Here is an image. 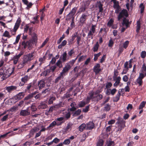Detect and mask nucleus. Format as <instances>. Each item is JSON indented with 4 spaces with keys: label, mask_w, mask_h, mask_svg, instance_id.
I'll return each mask as SVG.
<instances>
[{
    "label": "nucleus",
    "mask_w": 146,
    "mask_h": 146,
    "mask_svg": "<svg viewBox=\"0 0 146 146\" xmlns=\"http://www.w3.org/2000/svg\"><path fill=\"white\" fill-rule=\"evenodd\" d=\"M14 70V68H9L8 70L6 71L5 72L3 68H1L0 69V76H2L1 78L2 79V81L4 80L9 77L13 72Z\"/></svg>",
    "instance_id": "obj_1"
},
{
    "label": "nucleus",
    "mask_w": 146,
    "mask_h": 146,
    "mask_svg": "<svg viewBox=\"0 0 146 146\" xmlns=\"http://www.w3.org/2000/svg\"><path fill=\"white\" fill-rule=\"evenodd\" d=\"M34 54V52H33L24 56L23 61L22 62L23 66L30 62L31 60L35 58V56Z\"/></svg>",
    "instance_id": "obj_2"
},
{
    "label": "nucleus",
    "mask_w": 146,
    "mask_h": 146,
    "mask_svg": "<svg viewBox=\"0 0 146 146\" xmlns=\"http://www.w3.org/2000/svg\"><path fill=\"white\" fill-rule=\"evenodd\" d=\"M117 121L116 124H117V131H121V130L125 127V122L123 119L119 117L117 119Z\"/></svg>",
    "instance_id": "obj_3"
},
{
    "label": "nucleus",
    "mask_w": 146,
    "mask_h": 146,
    "mask_svg": "<svg viewBox=\"0 0 146 146\" xmlns=\"http://www.w3.org/2000/svg\"><path fill=\"white\" fill-rule=\"evenodd\" d=\"M77 10V8L76 7H74L72 9L69 14L67 15L66 17V20H70L71 18L74 17L73 16L75 14Z\"/></svg>",
    "instance_id": "obj_4"
},
{
    "label": "nucleus",
    "mask_w": 146,
    "mask_h": 146,
    "mask_svg": "<svg viewBox=\"0 0 146 146\" xmlns=\"http://www.w3.org/2000/svg\"><path fill=\"white\" fill-rule=\"evenodd\" d=\"M128 16V15L127 11L126 9H123L119 13L117 18L118 20L120 21L121 19L124 16H125L126 17H127Z\"/></svg>",
    "instance_id": "obj_5"
},
{
    "label": "nucleus",
    "mask_w": 146,
    "mask_h": 146,
    "mask_svg": "<svg viewBox=\"0 0 146 146\" xmlns=\"http://www.w3.org/2000/svg\"><path fill=\"white\" fill-rule=\"evenodd\" d=\"M87 19V15L84 13L81 15L79 19V24L81 25H83Z\"/></svg>",
    "instance_id": "obj_6"
},
{
    "label": "nucleus",
    "mask_w": 146,
    "mask_h": 146,
    "mask_svg": "<svg viewBox=\"0 0 146 146\" xmlns=\"http://www.w3.org/2000/svg\"><path fill=\"white\" fill-rule=\"evenodd\" d=\"M30 77L27 75L22 77L21 79V82L19 84L20 86H23L25 84L29 79Z\"/></svg>",
    "instance_id": "obj_7"
},
{
    "label": "nucleus",
    "mask_w": 146,
    "mask_h": 146,
    "mask_svg": "<svg viewBox=\"0 0 146 146\" xmlns=\"http://www.w3.org/2000/svg\"><path fill=\"white\" fill-rule=\"evenodd\" d=\"M71 65H69L68 64H66L65 67L63 68L60 73L63 75L65 73L67 72L71 68Z\"/></svg>",
    "instance_id": "obj_8"
},
{
    "label": "nucleus",
    "mask_w": 146,
    "mask_h": 146,
    "mask_svg": "<svg viewBox=\"0 0 146 146\" xmlns=\"http://www.w3.org/2000/svg\"><path fill=\"white\" fill-rule=\"evenodd\" d=\"M45 86V82L43 80H40L38 82L37 86L39 90L42 89Z\"/></svg>",
    "instance_id": "obj_9"
},
{
    "label": "nucleus",
    "mask_w": 146,
    "mask_h": 146,
    "mask_svg": "<svg viewBox=\"0 0 146 146\" xmlns=\"http://www.w3.org/2000/svg\"><path fill=\"white\" fill-rule=\"evenodd\" d=\"M86 129L87 130H92L94 127V124L92 121H90L86 124Z\"/></svg>",
    "instance_id": "obj_10"
},
{
    "label": "nucleus",
    "mask_w": 146,
    "mask_h": 146,
    "mask_svg": "<svg viewBox=\"0 0 146 146\" xmlns=\"http://www.w3.org/2000/svg\"><path fill=\"white\" fill-rule=\"evenodd\" d=\"M30 114V111L28 109L25 110H22L21 111L20 113V115L23 116L28 115Z\"/></svg>",
    "instance_id": "obj_11"
},
{
    "label": "nucleus",
    "mask_w": 146,
    "mask_h": 146,
    "mask_svg": "<svg viewBox=\"0 0 146 146\" xmlns=\"http://www.w3.org/2000/svg\"><path fill=\"white\" fill-rule=\"evenodd\" d=\"M100 64L97 63L94 66L93 68V71L96 74L99 73L101 70L100 68Z\"/></svg>",
    "instance_id": "obj_12"
},
{
    "label": "nucleus",
    "mask_w": 146,
    "mask_h": 146,
    "mask_svg": "<svg viewBox=\"0 0 146 146\" xmlns=\"http://www.w3.org/2000/svg\"><path fill=\"white\" fill-rule=\"evenodd\" d=\"M21 20L20 18H19L17 20V21L16 22L15 24V25L14 26V31L13 32L14 33H16L17 30L19 28V25L20 24L21 22Z\"/></svg>",
    "instance_id": "obj_13"
},
{
    "label": "nucleus",
    "mask_w": 146,
    "mask_h": 146,
    "mask_svg": "<svg viewBox=\"0 0 146 146\" xmlns=\"http://www.w3.org/2000/svg\"><path fill=\"white\" fill-rule=\"evenodd\" d=\"M77 34V32H76L73 34L71 38L68 40V45L72 44L73 43V41L75 39Z\"/></svg>",
    "instance_id": "obj_14"
},
{
    "label": "nucleus",
    "mask_w": 146,
    "mask_h": 146,
    "mask_svg": "<svg viewBox=\"0 0 146 146\" xmlns=\"http://www.w3.org/2000/svg\"><path fill=\"white\" fill-rule=\"evenodd\" d=\"M17 87L15 86H11L6 87V90L8 92L10 93L12 91L17 89Z\"/></svg>",
    "instance_id": "obj_15"
},
{
    "label": "nucleus",
    "mask_w": 146,
    "mask_h": 146,
    "mask_svg": "<svg viewBox=\"0 0 146 146\" xmlns=\"http://www.w3.org/2000/svg\"><path fill=\"white\" fill-rule=\"evenodd\" d=\"M71 114H72V113H71L69 111H68V112H66L65 113H63V117L66 120H68L70 117Z\"/></svg>",
    "instance_id": "obj_16"
},
{
    "label": "nucleus",
    "mask_w": 146,
    "mask_h": 146,
    "mask_svg": "<svg viewBox=\"0 0 146 146\" xmlns=\"http://www.w3.org/2000/svg\"><path fill=\"white\" fill-rule=\"evenodd\" d=\"M24 94L23 92L19 93L16 95L14 98L16 100H19L22 98L24 96Z\"/></svg>",
    "instance_id": "obj_17"
},
{
    "label": "nucleus",
    "mask_w": 146,
    "mask_h": 146,
    "mask_svg": "<svg viewBox=\"0 0 146 146\" xmlns=\"http://www.w3.org/2000/svg\"><path fill=\"white\" fill-rule=\"evenodd\" d=\"M47 107V105L44 102H41L40 103V105L38 106V108L39 109H44L46 108Z\"/></svg>",
    "instance_id": "obj_18"
},
{
    "label": "nucleus",
    "mask_w": 146,
    "mask_h": 146,
    "mask_svg": "<svg viewBox=\"0 0 146 146\" xmlns=\"http://www.w3.org/2000/svg\"><path fill=\"white\" fill-rule=\"evenodd\" d=\"M72 125V124L71 122H69L67 125L66 127L64 129L65 131H67L69 130H71Z\"/></svg>",
    "instance_id": "obj_19"
},
{
    "label": "nucleus",
    "mask_w": 146,
    "mask_h": 146,
    "mask_svg": "<svg viewBox=\"0 0 146 146\" xmlns=\"http://www.w3.org/2000/svg\"><path fill=\"white\" fill-rule=\"evenodd\" d=\"M121 80V78L120 76H118L115 78V80H115V82L113 84V86L114 87H117L118 86L120 83Z\"/></svg>",
    "instance_id": "obj_20"
},
{
    "label": "nucleus",
    "mask_w": 146,
    "mask_h": 146,
    "mask_svg": "<svg viewBox=\"0 0 146 146\" xmlns=\"http://www.w3.org/2000/svg\"><path fill=\"white\" fill-rule=\"evenodd\" d=\"M95 99L94 101H96L97 102L101 100L103 98V96L101 94H98L96 96H94Z\"/></svg>",
    "instance_id": "obj_21"
},
{
    "label": "nucleus",
    "mask_w": 146,
    "mask_h": 146,
    "mask_svg": "<svg viewBox=\"0 0 146 146\" xmlns=\"http://www.w3.org/2000/svg\"><path fill=\"white\" fill-rule=\"evenodd\" d=\"M121 95V93L119 90L118 94L116 95L113 98V101L115 102H117L119 100Z\"/></svg>",
    "instance_id": "obj_22"
},
{
    "label": "nucleus",
    "mask_w": 146,
    "mask_h": 146,
    "mask_svg": "<svg viewBox=\"0 0 146 146\" xmlns=\"http://www.w3.org/2000/svg\"><path fill=\"white\" fill-rule=\"evenodd\" d=\"M98 7L99 9V12H102L103 10V5L101 3L100 1L97 2Z\"/></svg>",
    "instance_id": "obj_23"
},
{
    "label": "nucleus",
    "mask_w": 146,
    "mask_h": 146,
    "mask_svg": "<svg viewBox=\"0 0 146 146\" xmlns=\"http://www.w3.org/2000/svg\"><path fill=\"white\" fill-rule=\"evenodd\" d=\"M81 112V110L78 109L76 111H75L74 112H72V116L73 117H76L80 115Z\"/></svg>",
    "instance_id": "obj_24"
},
{
    "label": "nucleus",
    "mask_w": 146,
    "mask_h": 146,
    "mask_svg": "<svg viewBox=\"0 0 146 146\" xmlns=\"http://www.w3.org/2000/svg\"><path fill=\"white\" fill-rule=\"evenodd\" d=\"M64 78L62 74H61L60 73V75L58 76L54 80V82L55 84H56L60 80H61L62 79H63Z\"/></svg>",
    "instance_id": "obj_25"
},
{
    "label": "nucleus",
    "mask_w": 146,
    "mask_h": 146,
    "mask_svg": "<svg viewBox=\"0 0 146 146\" xmlns=\"http://www.w3.org/2000/svg\"><path fill=\"white\" fill-rule=\"evenodd\" d=\"M78 128L79 130L81 132L84 129H86V124L84 123L82 124Z\"/></svg>",
    "instance_id": "obj_26"
},
{
    "label": "nucleus",
    "mask_w": 146,
    "mask_h": 146,
    "mask_svg": "<svg viewBox=\"0 0 146 146\" xmlns=\"http://www.w3.org/2000/svg\"><path fill=\"white\" fill-rule=\"evenodd\" d=\"M104 141L101 139H99L96 143L97 146H103Z\"/></svg>",
    "instance_id": "obj_27"
},
{
    "label": "nucleus",
    "mask_w": 146,
    "mask_h": 146,
    "mask_svg": "<svg viewBox=\"0 0 146 146\" xmlns=\"http://www.w3.org/2000/svg\"><path fill=\"white\" fill-rule=\"evenodd\" d=\"M67 54L66 52H65L62 54V62H65L66 60Z\"/></svg>",
    "instance_id": "obj_28"
},
{
    "label": "nucleus",
    "mask_w": 146,
    "mask_h": 146,
    "mask_svg": "<svg viewBox=\"0 0 146 146\" xmlns=\"http://www.w3.org/2000/svg\"><path fill=\"white\" fill-rule=\"evenodd\" d=\"M88 96H89L90 98L92 99V100H93V101H94L95 97H94V92L93 91H90L88 93Z\"/></svg>",
    "instance_id": "obj_29"
},
{
    "label": "nucleus",
    "mask_w": 146,
    "mask_h": 146,
    "mask_svg": "<svg viewBox=\"0 0 146 146\" xmlns=\"http://www.w3.org/2000/svg\"><path fill=\"white\" fill-rule=\"evenodd\" d=\"M90 1L89 0L86 1L84 3L83 6L86 7L87 9L88 8V6L90 4Z\"/></svg>",
    "instance_id": "obj_30"
},
{
    "label": "nucleus",
    "mask_w": 146,
    "mask_h": 146,
    "mask_svg": "<svg viewBox=\"0 0 146 146\" xmlns=\"http://www.w3.org/2000/svg\"><path fill=\"white\" fill-rule=\"evenodd\" d=\"M56 65L60 68H62L63 66L62 62L60 60L57 61Z\"/></svg>",
    "instance_id": "obj_31"
},
{
    "label": "nucleus",
    "mask_w": 146,
    "mask_h": 146,
    "mask_svg": "<svg viewBox=\"0 0 146 146\" xmlns=\"http://www.w3.org/2000/svg\"><path fill=\"white\" fill-rule=\"evenodd\" d=\"M86 104V103L84 101H82L79 102L78 105L79 107L82 108L84 107Z\"/></svg>",
    "instance_id": "obj_32"
},
{
    "label": "nucleus",
    "mask_w": 146,
    "mask_h": 146,
    "mask_svg": "<svg viewBox=\"0 0 146 146\" xmlns=\"http://www.w3.org/2000/svg\"><path fill=\"white\" fill-rule=\"evenodd\" d=\"M129 23V21L126 18H124L123 20V23L122 24L123 25H125L127 27Z\"/></svg>",
    "instance_id": "obj_33"
},
{
    "label": "nucleus",
    "mask_w": 146,
    "mask_h": 146,
    "mask_svg": "<svg viewBox=\"0 0 146 146\" xmlns=\"http://www.w3.org/2000/svg\"><path fill=\"white\" fill-rule=\"evenodd\" d=\"M78 57H77L75 59L72 60H71L70 61L66 63V64H68L69 65H71V67L74 64V63L75 62L76 60H77V58Z\"/></svg>",
    "instance_id": "obj_34"
},
{
    "label": "nucleus",
    "mask_w": 146,
    "mask_h": 146,
    "mask_svg": "<svg viewBox=\"0 0 146 146\" xmlns=\"http://www.w3.org/2000/svg\"><path fill=\"white\" fill-rule=\"evenodd\" d=\"M99 46L98 42H97L93 47V51L94 52L97 51L98 49Z\"/></svg>",
    "instance_id": "obj_35"
},
{
    "label": "nucleus",
    "mask_w": 146,
    "mask_h": 146,
    "mask_svg": "<svg viewBox=\"0 0 146 146\" xmlns=\"http://www.w3.org/2000/svg\"><path fill=\"white\" fill-rule=\"evenodd\" d=\"M140 28V23L139 21L137 22V26L136 27V32L138 33Z\"/></svg>",
    "instance_id": "obj_36"
},
{
    "label": "nucleus",
    "mask_w": 146,
    "mask_h": 146,
    "mask_svg": "<svg viewBox=\"0 0 146 146\" xmlns=\"http://www.w3.org/2000/svg\"><path fill=\"white\" fill-rule=\"evenodd\" d=\"M86 9H87L82 5L80 8L79 9V11L78 12L81 13L84 12Z\"/></svg>",
    "instance_id": "obj_37"
},
{
    "label": "nucleus",
    "mask_w": 146,
    "mask_h": 146,
    "mask_svg": "<svg viewBox=\"0 0 146 146\" xmlns=\"http://www.w3.org/2000/svg\"><path fill=\"white\" fill-rule=\"evenodd\" d=\"M56 98L55 97H52L50 98L48 101V104H51L53 103V101L55 100Z\"/></svg>",
    "instance_id": "obj_38"
},
{
    "label": "nucleus",
    "mask_w": 146,
    "mask_h": 146,
    "mask_svg": "<svg viewBox=\"0 0 146 146\" xmlns=\"http://www.w3.org/2000/svg\"><path fill=\"white\" fill-rule=\"evenodd\" d=\"M93 33L91 31H89L88 34L87 38H91V39H92L93 38Z\"/></svg>",
    "instance_id": "obj_39"
},
{
    "label": "nucleus",
    "mask_w": 146,
    "mask_h": 146,
    "mask_svg": "<svg viewBox=\"0 0 146 146\" xmlns=\"http://www.w3.org/2000/svg\"><path fill=\"white\" fill-rule=\"evenodd\" d=\"M141 70L142 72L143 73H145L146 72V66L144 63L143 65Z\"/></svg>",
    "instance_id": "obj_40"
},
{
    "label": "nucleus",
    "mask_w": 146,
    "mask_h": 146,
    "mask_svg": "<svg viewBox=\"0 0 146 146\" xmlns=\"http://www.w3.org/2000/svg\"><path fill=\"white\" fill-rule=\"evenodd\" d=\"M76 108L75 107H71V108H68V111H70L72 112H74L76 110Z\"/></svg>",
    "instance_id": "obj_41"
},
{
    "label": "nucleus",
    "mask_w": 146,
    "mask_h": 146,
    "mask_svg": "<svg viewBox=\"0 0 146 146\" xmlns=\"http://www.w3.org/2000/svg\"><path fill=\"white\" fill-rule=\"evenodd\" d=\"M146 76V72L145 73H140L138 78L142 79Z\"/></svg>",
    "instance_id": "obj_42"
},
{
    "label": "nucleus",
    "mask_w": 146,
    "mask_h": 146,
    "mask_svg": "<svg viewBox=\"0 0 146 146\" xmlns=\"http://www.w3.org/2000/svg\"><path fill=\"white\" fill-rule=\"evenodd\" d=\"M101 55V53L100 52L97 54H95L94 55V61H96L97 60L98 57H99Z\"/></svg>",
    "instance_id": "obj_43"
},
{
    "label": "nucleus",
    "mask_w": 146,
    "mask_h": 146,
    "mask_svg": "<svg viewBox=\"0 0 146 146\" xmlns=\"http://www.w3.org/2000/svg\"><path fill=\"white\" fill-rule=\"evenodd\" d=\"M3 36L5 37H8V38L10 37L11 36L9 34V32L7 31H5L4 33Z\"/></svg>",
    "instance_id": "obj_44"
},
{
    "label": "nucleus",
    "mask_w": 146,
    "mask_h": 146,
    "mask_svg": "<svg viewBox=\"0 0 146 146\" xmlns=\"http://www.w3.org/2000/svg\"><path fill=\"white\" fill-rule=\"evenodd\" d=\"M139 7L141 8V13H142L143 12L144 9L145 7L143 4V3H141L139 6Z\"/></svg>",
    "instance_id": "obj_45"
},
{
    "label": "nucleus",
    "mask_w": 146,
    "mask_h": 146,
    "mask_svg": "<svg viewBox=\"0 0 146 146\" xmlns=\"http://www.w3.org/2000/svg\"><path fill=\"white\" fill-rule=\"evenodd\" d=\"M72 18V22L70 24V26L72 27V28H73L75 26L74 22V17H73Z\"/></svg>",
    "instance_id": "obj_46"
},
{
    "label": "nucleus",
    "mask_w": 146,
    "mask_h": 146,
    "mask_svg": "<svg viewBox=\"0 0 146 146\" xmlns=\"http://www.w3.org/2000/svg\"><path fill=\"white\" fill-rule=\"evenodd\" d=\"M146 102H145L144 101L142 102L140 105L139 106V109H142L143 107H144L145 105Z\"/></svg>",
    "instance_id": "obj_47"
},
{
    "label": "nucleus",
    "mask_w": 146,
    "mask_h": 146,
    "mask_svg": "<svg viewBox=\"0 0 146 146\" xmlns=\"http://www.w3.org/2000/svg\"><path fill=\"white\" fill-rule=\"evenodd\" d=\"M96 26V25H92L91 29L89 31H91L93 33H94L96 31L95 27Z\"/></svg>",
    "instance_id": "obj_48"
},
{
    "label": "nucleus",
    "mask_w": 146,
    "mask_h": 146,
    "mask_svg": "<svg viewBox=\"0 0 146 146\" xmlns=\"http://www.w3.org/2000/svg\"><path fill=\"white\" fill-rule=\"evenodd\" d=\"M70 142V141L69 140V139H66L64 140L63 143L65 145H69Z\"/></svg>",
    "instance_id": "obj_49"
},
{
    "label": "nucleus",
    "mask_w": 146,
    "mask_h": 146,
    "mask_svg": "<svg viewBox=\"0 0 146 146\" xmlns=\"http://www.w3.org/2000/svg\"><path fill=\"white\" fill-rule=\"evenodd\" d=\"M56 121H53L52 123H51L49 125L48 127H47V128L49 127H52V128L53 127H54L55 125H56Z\"/></svg>",
    "instance_id": "obj_50"
},
{
    "label": "nucleus",
    "mask_w": 146,
    "mask_h": 146,
    "mask_svg": "<svg viewBox=\"0 0 146 146\" xmlns=\"http://www.w3.org/2000/svg\"><path fill=\"white\" fill-rule=\"evenodd\" d=\"M118 72L117 70H114L113 76V80H115V78H116V77H117L118 76Z\"/></svg>",
    "instance_id": "obj_51"
},
{
    "label": "nucleus",
    "mask_w": 146,
    "mask_h": 146,
    "mask_svg": "<svg viewBox=\"0 0 146 146\" xmlns=\"http://www.w3.org/2000/svg\"><path fill=\"white\" fill-rule=\"evenodd\" d=\"M34 96H33L32 94H29L25 98L24 100H28L29 99H31L33 98Z\"/></svg>",
    "instance_id": "obj_52"
},
{
    "label": "nucleus",
    "mask_w": 146,
    "mask_h": 146,
    "mask_svg": "<svg viewBox=\"0 0 146 146\" xmlns=\"http://www.w3.org/2000/svg\"><path fill=\"white\" fill-rule=\"evenodd\" d=\"M110 109V106L109 104H107L104 108V110L106 111H109Z\"/></svg>",
    "instance_id": "obj_53"
},
{
    "label": "nucleus",
    "mask_w": 146,
    "mask_h": 146,
    "mask_svg": "<svg viewBox=\"0 0 146 146\" xmlns=\"http://www.w3.org/2000/svg\"><path fill=\"white\" fill-rule=\"evenodd\" d=\"M65 37V35L63 34L62 35V36L60 37V38L58 40L57 43L58 44H59Z\"/></svg>",
    "instance_id": "obj_54"
},
{
    "label": "nucleus",
    "mask_w": 146,
    "mask_h": 146,
    "mask_svg": "<svg viewBox=\"0 0 146 146\" xmlns=\"http://www.w3.org/2000/svg\"><path fill=\"white\" fill-rule=\"evenodd\" d=\"M50 91V89L49 88H46L42 91V93L43 94H45L46 93L48 94L49 93Z\"/></svg>",
    "instance_id": "obj_55"
},
{
    "label": "nucleus",
    "mask_w": 146,
    "mask_h": 146,
    "mask_svg": "<svg viewBox=\"0 0 146 146\" xmlns=\"http://www.w3.org/2000/svg\"><path fill=\"white\" fill-rule=\"evenodd\" d=\"M76 37L77 43V44L79 45L80 41L81 40V36H78L77 35Z\"/></svg>",
    "instance_id": "obj_56"
},
{
    "label": "nucleus",
    "mask_w": 146,
    "mask_h": 146,
    "mask_svg": "<svg viewBox=\"0 0 146 146\" xmlns=\"http://www.w3.org/2000/svg\"><path fill=\"white\" fill-rule=\"evenodd\" d=\"M8 117V115H6L3 117V118L1 119V120L2 121H6Z\"/></svg>",
    "instance_id": "obj_57"
},
{
    "label": "nucleus",
    "mask_w": 146,
    "mask_h": 146,
    "mask_svg": "<svg viewBox=\"0 0 146 146\" xmlns=\"http://www.w3.org/2000/svg\"><path fill=\"white\" fill-rule=\"evenodd\" d=\"M86 56H81L78 60V62H80L85 60Z\"/></svg>",
    "instance_id": "obj_58"
},
{
    "label": "nucleus",
    "mask_w": 146,
    "mask_h": 146,
    "mask_svg": "<svg viewBox=\"0 0 146 146\" xmlns=\"http://www.w3.org/2000/svg\"><path fill=\"white\" fill-rule=\"evenodd\" d=\"M114 5H113V8H115L116 7H120L119 5V3L118 1H117L116 2H115L113 3Z\"/></svg>",
    "instance_id": "obj_59"
},
{
    "label": "nucleus",
    "mask_w": 146,
    "mask_h": 146,
    "mask_svg": "<svg viewBox=\"0 0 146 146\" xmlns=\"http://www.w3.org/2000/svg\"><path fill=\"white\" fill-rule=\"evenodd\" d=\"M142 79H140V78H138L137 79V83L139 84V85L140 86H141L142 85L143 81H142Z\"/></svg>",
    "instance_id": "obj_60"
},
{
    "label": "nucleus",
    "mask_w": 146,
    "mask_h": 146,
    "mask_svg": "<svg viewBox=\"0 0 146 146\" xmlns=\"http://www.w3.org/2000/svg\"><path fill=\"white\" fill-rule=\"evenodd\" d=\"M129 42L128 41L125 42L123 44V47L125 48H126L128 46Z\"/></svg>",
    "instance_id": "obj_61"
},
{
    "label": "nucleus",
    "mask_w": 146,
    "mask_h": 146,
    "mask_svg": "<svg viewBox=\"0 0 146 146\" xmlns=\"http://www.w3.org/2000/svg\"><path fill=\"white\" fill-rule=\"evenodd\" d=\"M112 85V84L111 82H108L106 84V88L107 89L110 88L111 87Z\"/></svg>",
    "instance_id": "obj_62"
},
{
    "label": "nucleus",
    "mask_w": 146,
    "mask_h": 146,
    "mask_svg": "<svg viewBox=\"0 0 146 146\" xmlns=\"http://www.w3.org/2000/svg\"><path fill=\"white\" fill-rule=\"evenodd\" d=\"M146 55V52L145 51H143L141 53V56L142 58H144L145 57Z\"/></svg>",
    "instance_id": "obj_63"
},
{
    "label": "nucleus",
    "mask_w": 146,
    "mask_h": 146,
    "mask_svg": "<svg viewBox=\"0 0 146 146\" xmlns=\"http://www.w3.org/2000/svg\"><path fill=\"white\" fill-rule=\"evenodd\" d=\"M114 142L112 141H109L107 143V146H113Z\"/></svg>",
    "instance_id": "obj_64"
}]
</instances>
